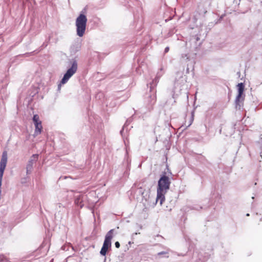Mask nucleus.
I'll use <instances>...</instances> for the list:
<instances>
[{"label":"nucleus","mask_w":262,"mask_h":262,"mask_svg":"<svg viewBox=\"0 0 262 262\" xmlns=\"http://www.w3.org/2000/svg\"><path fill=\"white\" fill-rule=\"evenodd\" d=\"M170 184L169 177L165 175H163L158 181L156 201H160V205L165 201V195L169 189Z\"/></svg>","instance_id":"obj_1"},{"label":"nucleus","mask_w":262,"mask_h":262,"mask_svg":"<svg viewBox=\"0 0 262 262\" xmlns=\"http://www.w3.org/2000/svg\"><path fill=\"white\" fill-rule=\"evenodd\" d=\"M71 67L64 74L63 78L58 85V90L60 91L62 84L66 83L69 79L76 72L78 68L77 61L75 59H71L69 60Z\"/></svg>","instance_id":"obj_2"},{"label":"nucleus","mask_w":262,"mask_h":262,"mask_svg":"<svg viewBox=\"0 0 262 262\" xmlns=\"http://www.w3.org/2000/svg\"><path fill=\"white\" fill-rule=\"evenodd\" d=\"M85 9L81 11L79 15L77 17L75 21L76 27V33L79 37L83 36L86 26L87 18L84 14Z\"/></svg>","instance_id":"obj_3"},{"label":"nucleus","mask_w":262,"mask_h":262,"mask_svg":"<svg viewBox=\"0 0 262 262\" xmlns=\"http://www.w3.org/2000/svg\"><path fill=\"white\" fill-rule=\"evenodd\" d=\"M238 94L235 100V108L237 110H241L243 105L244 100V96L243 95L244 90V84L243 83H239L237 84Z\"/></svg>","instance_id":"obj_4"},{"label":"nucleus","mask_w":262,"mask_h":262,"mask_svg":"<svg viewBox=\"0 0 262 262\" xmlns=\"http://www.w3.org/2000/svg\"><path fill=\"white\" fill-rule=\"evenodd\" d=\"M158 82V78H155V79L152 80V83L149 84L150 92H151V94L149 96L150 100H148V102L151 105L154 104L156 101V91L154 90V87L157 85Z\"/></svg>","instance_id":"obj_5"},{"label":"nucleus","mask_w":262,"mask_h":262,"mask_svg":"<svg viewBox=\"0 0 262 262\" xmlns=\"http://www.w3.org/2000/svg\"><path fill=\"white\" fill-rule=\"evenodd\" d=\"M7 162V154L6 151H4L0 162V187L2 186L3 177Z\"/></svg>","instance_id":"obj_6"},{"label":"nucleus","mask_w":262,"mask_h":262,"mask_svg":"<svg viewBox=\"0 0 262 262\" xmlns=\"http://www.w3.org/2000/svg\"><path fill=\"white\" fill-rule=\"evenodd\" d=\"M33 121L35 126V131H42L41 122L39 120V117L38 115H34L33 117Z\"/></svg>","instance_id":"obj_7"},{"label":"nucleus","mask_w":262,"mask_h":262,"mask_svg":"<svg viewBox=\"0 0 262 262\" xmlns=\"http://www.w3.org/2000/svg\"><path fill=\"white\" fill-rule=\"evenodd\" d=\"M111 242H109L104 240L103 246L101 247V249H100V254L103 256H105L108 249L111 247Z\"/></svg>","instance_id":"obj_8"},{"label":"nucleus","mask_w":262,"mask_h":262,"mask_svg":"<svg viewBox=\"0 0 262 262\" xmlns=\"http://www.w3.org/2000/svg\"><path fill=\"white\" fill-rule=\"evenodd\" d=\"M114 229H111L106 234L105 237V241H106L109 242H111V241L113 237V234H114Z\"/></svg>","instance_id":"obj_9"},{"label":"nucleus","mask_w":262,"mask_h":262,"mask_svg":"<svg viewBox=\"0 0 262 262\" xmlns=\"http://www.w3.org/2000/svg\"><path fill=\"white\" fill-rule=\"evenodd\" d=\"M131 120L130 119H128L126 120L124 125H123L122 129L120 131H128L130 130L131 128L133 127L132 126L129 127Z\"/></svg>","instance_id":"obj_10"},{"label":"nucleus","mask_w":262,"mask_h":262,"mask_svg":"<svg viewBox=\"0 0 262 262\" xmlns=\"http://www.w3.org/2000/svg\"><path fill=\"white\" fill-rule=\"evenodd\" d=\"M0 262H10L9 260L4 255L0 256Z\"/></svg>","instance_id":"obj_11"},{"label":"nucleus","mask_w":262,"mask_h":262,"mask_svg":"<svg viewBox=\"0 0 262 262\" xmlns=\"http://www.w3.org/2000/svg\"><path fill=\"white\" fill-rule=\"evenodd\" d=\"M193 121V115H192L191 116L189 117L188 124L187 125H186V127L189 126L192 124Z\"/></svg>","instance_id":"obj_12"},{"label":"nucleus","mask_w":262,"mask_h":262,"mask_svg":"<svg viewBox=\"0 0 262 262\" xmlns=\"http://www.w3.org/2000/svg\"><path fill=\"white\" fill-rule=\"evenodd\" d=\"M165 126H166L168 130H170L172 128H173L172 126L169 124V123L168 121L165 122Z\"/></svg>","instance_id":"obj_13"},{"label":"nucleus","mask_w":262,"mask_h":262,"mask_svg":"<svg viewBox=\"0 0 262 262\" xmlns=\"http://www.w3.org/2000/svg\"><path fill=\"white\" fill-rule=\"evenodd\" d=\"M38 157V155H33L32 156V158L33 159V160H34V161H37Z\"/></svg>","instance_id":"obj_14"},{"label":"nucleus","mask_w":262,"mask_h":262,"mask_svg":"<svg viewBox=\"0 0 262 262\" xmlns=\"http://www.w3.org/2000/svg\"><path fill=\"white\" fill-rule=\"evenodd\" d=\"M181 57H182V58H186V59H189L188 56L186 54H182Z\"/></svg>","instance_id":"obj_15"},{"label":"nucleus","mask_w":262,"mask_h":262,"mask_svg":"<svg viewBox=\"0 0 262 262\" xmlns=\"http://www.w3.org/2000/svg\"><path fill=\"white\" fill-rule=\"evenodd\" d=\"M115 247L118 248L120 247V244L118 242H116L115 243Z\"/></svg>","instance_id":"obj_16"},{"label":"nucleus","mask_w":262,"mask_h":262,"mask_svg":"<svg viewBox=\"0 0 262 262\" xmlns=\"http://www.w3.org/2000/svg\"><path fill=\"white\" fill-rule=\"evenodd\" d=\"M169 50V48L168 47H167L165 48V50H164V53H167Z\"/></svg>","instance_id":"obj_17"},{"label":"nucleus","mask_w":262,"mask_h":262,"mask_svg":"<svg viewBox=\"0 0 262 262\" xmlns=\"http://www.w3.org/2000/svg\"><path fill=\"white\" fill-rule=\"evenodd\" d=\"M167 253L166 252H159L158 253V255H161V254H166Z\"/></svg>","instance_id":"obj_18"},{"label":"nucleus","mask_w":262,"mask_h":262,"mask_svg":"<svg viewBox=\"0 0 262 262\" xmlns=\"http://www.w3.org/2000/svg\"><path fill=\"white\" fill-rule=\"evenodd\" d=\"M204 12L205 14L207 12V10H205Z\"/></svg>","instance_id":"obj_19"}]
</instances>
